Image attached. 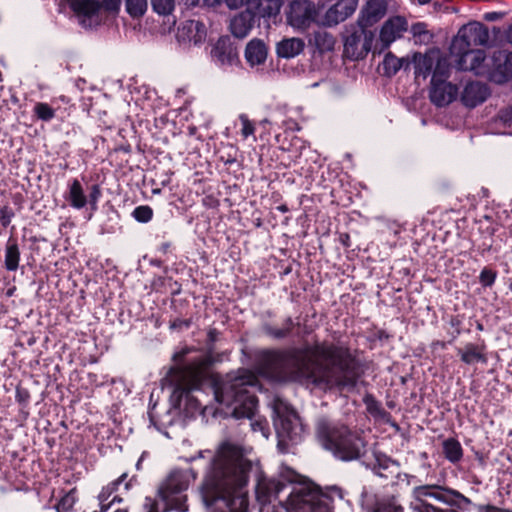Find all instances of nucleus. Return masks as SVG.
Returning <instances> with one entry per match:
<instances>
[{
    "label": "nucleus",
    "instance_id": "nucleus-1",
    "mask_svg": "<svg viewBox=\"0 0 512 512\" xmlns=\"http://www.w3.org/2000/svg\"><path fill=\"white\" fill-rule=\"evenodd\" d=\"M258 367L265 377L283 382L305 375L317 385L352 390L361 376V365L349 346L328 341L291 349L264 350Z\"/></svg>",
    "mask_w": 512,
    "mask_h": 512
},
{
    "label": "nucleus",
    "instance_id": "nucleus-2",
    "mask_svg": "<svg viewBox=\"0 0 512 512\" xmlns=\"http://www.w3.org/2000/svg\"><path fill=\"white\" fill-rule=\"evenodd\" d=\"M251 462L239 448L229 442L221 444L212 458L201 486V497L207 509L223 503L228 512H248L249 501L243 488L247 485Z\"/></svg>",
    "mask_w": 512,
    "mask_h": 512
},
{
    "label": "nucleus",
    "instance_id": "nucleus-3",
    "mask_svg": "<svg viewBox=\"0 0 512 512\" xmlns=\"http://www.w3.org/2000/svg\"><path fill=\"white\" fill-rule=\"evenodd\" d=\"M256 499L262 505L278 500L286 512H333L351 510L348 493L337 486L321 489L312 482L288 484L256 471Z\"/></svg>",
    "mask_w": 512,
    "mask_h": 512
},
{
    "label": "nucleus",
    "instance_id": "nucleus-4",
    "mask_svg": "<svg viewBox=\"0 0 512 512\" xmlns=\"http://www.w3.org/2000/svg\"><path fill=\"white\" fill-rule=\"evenodd\" d=\"M188 350L175 353L173 359L177 362L170 369V379L174 385L171 394L173 406L182 409L187 416L194 417L203 412L200 400L193 395L200 390L205 382H210L211 360L206 356H197L184 360Z\"/></svg>",
    "mask_w": 512,
    "mask_h": 512
},
{
    "label": "nucleus",
    "instance_id": "nucleus-5",
    "mask_svg": "<svg viewBox=\"0 0 512 512\" xmlns=\"http://www.w3.org/2000/svg\"><path fill=\"white\" fill-rule=\"evenodd\" d=\"M215 399L227 407L234 406L233 416L237 419L254 416L258 399L254 394L259 381L257 376L247 369L227 373L221 379H211Z\"/></svg>",
    "mask_w": 512,
    "mask_h": 512
},
{
    "label": "nucleus",
    "instance_id": "nucleus-6",
    "mask_svg": "<svg viewBox=\"0 0 512 512\" xmlns=\"http://www.w3.org/2000/svg\"><path fill=\"white\" fill-rule=\"evenodd\" d=\"M315 437L324 450L340 461L358 460L366 453L367 443L360 431L325 416L315 422Z\"/></svg>",
    "mask_w": 512,
    "mask_h": 512
},
{
    "label": "nucleus",
    "instance_id": "nucleus-7",
    "mask_svg": "<svg viewBox=\"0 0 512 512\" xmlns=\"http://www.w3.org/2000/svg\"><path fill=\"white\" fill-rule=\"evenodd\" d=\"M273 422L278 439L277 448L285 454L300 444L305 435V427L298 413L282 400H276L273 408Z\"/></svg>",
    "mask_w": 512,
    "mask_h": 512
},
{
    "label": "nucleus",
    "instance_id": "nucleus-8",
    "mask_svg": "<svg viewBox=\"0 0 512 512\" xmlns=\"http://www.w3.org/2000/svg\"><path fill=\"white\" fill-rule=\"evenodd\" d=\"M197 478L193 469L173 470L158 489V496L163 503L162 512H187V495L184 492L189 484Z\"/></svg>",
    "mask_w": 512,
    "mask_h": 512
},
{
    "label": "nucleus",
    "instance_id": "nucleus-9",
    "mask_svg": "<svg viewBox=\"0 0 512 512\" xmlns=\"http://www.w3.org/2000/svg\"><path fill=\"white\" fill-rule=\"evenodd\" d=\"M374 32L357 23L344 32V54L351 60L363 59L372 50Z\"/></svg>",
    "mask_w": 512,
    "mask_h": 512
},
{
    "label": "nucleus",
    "instance_id": "nucleus-10",
    "mask_svg": "<svg viewBox=\"0 0 512 512\" xmlns=\"http://www.w3.org/2000/svg\"><path fill=\"white\" fill-rule=\"evenodd\" d=\"M489 41L487 27L480 22L469 23L463 26L457 36L452 40L453 49H468L476 46H485Z\"/></svg>",
    "mask_w": 512,
    "mask_h": 512
},
{
    "label": "nucleus",
    "instance_id": "nucleus-11",
    "mask_svg": "<svg viewBox=\"0 0 512 512\" xmlns=\"http://www.w3.org/2000/svg\"><path fill=\"white\" fill-rule=\"evenodd\" d=\"M414 495L417 499L421 500L424 497L430 496L435 499L449 504L451 506H455L459 509L466 510L471 505V501L460 494L457 491L451 489H442L438 486L433 485H424L418 486L414 489Z\"/></svg>",
    "mask_w": 512,
    "mask_h": 512
},
{
    "label": "nucleus",
    "instance_id": "nucleus-12",
    "mask_svg": "<svg viewBox=\"0 0 512 512\" xmlns=\"http://www.w3.org/2000/svg\"><path fill=\"white\" fill-rule=\"evenodd\" d=\"M318 10L310 0H293L287 13V22L295 28L305 29L316 21Z\"/></svg>",
    "mask_w": 512,
    "mask_h": 512
},
{
    "label": "nucleus",
    "instance_id": "nucleus-13",
    "mask_svg": "<svg viewBox=\"0 0 512 512\" xmlns=\"http://www.w3.org/2000/svg\"><path fill=\"white\" fill-rule=\"evenodd\" d=\"M127 478V474L123 473L116 480L110 482L107 486L103 487L98 495L100 512H106L112 509V512H128L129 507L123 505L124 499L116 493L118 486L122 484Z\"/></svg>",
    "mask_w": 512,
    "mask_h": 512
},
{
    "label": "nucleus",
    "instance_id": "nucleus-14",
    "mask_svg": "<svg viewBox=\"0 0 512 512\" xmlns=\"http://www.w3.org/2000/svg\"><path fill=\"white\" fill-rule=\"evenodd\" d=\"M491 77L497 83H504L512 79V52L497 50L491 58Z\"/></svg>",
    "mask_w": 512,
    "mask_h": 512
},
{
    "label": "nucleus",
    "instance_id": "nucleus-15",
    "mask_svg": "<svg viewBox=\"0 0 512 512\" xmlns=\"http://www.w3.org/2000/svg\"><path fill=\"white\" fill-rule=\"evenodd\" d=\"M458 95V87L447 81L431 82L429 99L437 107H445L452 103Z\"/></svg>",
    "mask_w": 512,
    "mask_h": 512
},
{
    "label": "nucleus",
    "instance_id": "nucleus-16",
    "mask_svg": "<svg viewBox=\"0 0 512 512\" xmlns=\"http://www.w3.org/2000/svg\"><path fill=\"white\" fill-rule=\"evenodd\" d=\"M206 35V27L202 22L186 20L178 27L176 37L179 42L199 45L204 42Z\"/></svg>",
    "mask_w": 512,
    "mask_h": 512
},
{
    "label": "nucleus",
    "instance_id": "nucleus-17",
    "mask_svg": "<svg viewBox=\"0 0 512 512\" xmlns=\"http://www.w3.org/2000/svg\"><path fill=\"white\" fill-rule=\"evenodd\" d=\"M406 30L407 22L403 17L397 16L387 20L380 30L379 41L381 43V47L379 48L378 53L387 49L390 44L397 38L401 37L402 33Z\"/></svg>",
    "mask_w": 512,
    "mask_h": 512
},
{
    "label": "nucleus",
    "instance_id": "nucleus-18",
    "mask_svg": "<svg viewBox=\"0 0 512 512\" xmlns=\"http://www.w3.org/2000/svg\"><path fill=\"white\" fill-rule=\"evenodd\" d=\"M211 55L221 66H232L239 62L237 48L227 36L218 39L211 51Z\"/></svg>",
    "mask_w": 512,
    "mask_h": 512
},
{
    "label": "nucleus",
    "instance_id": "nucleus-19",
    "mask_svg": "<svg viewBox=\"0 0 512 512\" xmlns=\"http://www.w3.org/2000/svg\"><path fill=\"white\" fill-rule=\"evenodd\" d=\"M451 54L458 57L457 65L461 70H478L483 62L486 59V55L484 50L482 49H473V47L468 49L458 50L450 47Z\"/></svg>",
    "mask_w": 512,
    "mask_h": 512
},
{
    "label": "nucleus",
    "instance_id": "nucleus-20",
    "mask_svg": "<svg viewBox=\"0 0 512 512\" xmlns=\"http://www.w3.org/2000/svg\"><path fill=\"white\" fill-rule=\"evenodd\" d=\"M490 95L489 87L478 81L465 85L461 94L462 103L469 108H474L483 103Z\"/></svg>",
    "mask_w": 512,
    "mask_h": 512
},
{
    "label": "nucleus",
    "instance_id": "nucleus-21",
    "mask_svg": "<svg viewBox=\"0 0 512 512\" xmlns=\"http://www.w3.org/2000/svg\"><path fill=\"white\" fill-rule=\"evenodd\" d=\"M386 11L387 3L385 0H367L357 23L369 28L380 21L385 16Z\"/></svg>",
    "mask_w": 512,
    "mask_h": 512
},
{
    "label": "nucleus",
    "instance_id": "nucleus-22",
    "mask_svg": "<svg viewBox=\"0 0 512 512\" xmlns=\"http://www.w3.org/2000/svg\"><path fill=\"white\" fill-rule=\"evenodd\" d=\"M358 5V0H339L326 13L329 24H338L351 16Z\"/></svg>",
    "mask_w": 512,
    "mask_h": 512
},
{
    "label": "nucleus",
    "instance_id": "nucleus-23",
    "mask_svg": "<svg viewBox=\"0 0 512 512\" xmlns=\"http://www.w3.org/2000/svg\"><path fill=\"white\" fill-rule=\"evenodd\" d=\"M457 355L460 357V360L467 365L487 363L486 345L484 342L480 344L466 343L463 348L457 349Z\"/></svg>",
    "mask_w": 512,
    "mask_h": 512
},
{
    "label": "nucleus",
    "instance_id": "nucleus-24",
    "mask_svg": "<svg viewBox=\"0 0 512 512\" xmlns=\"http://www.w3.org/2000/svg\"><path fill=\"white\" fill-rule=\"evenodd\" d=\"M253 24L254 14L247 9L231 19L230 31L235 37L243 39L249 34Z\"/></svg>",
    "mask_w": 512,
    "mask_h": 512
},
{
    "label": "nucleus",
    "instance_id": "nucleus-25",
    "mask_svg": "<svg viewBox=\"0 0 512 512\" xmlns=\"http://www.w3.org/2000/svg\"><path fill=\"white\" fill-rule=\"evenodd\" d=\"M304 48L305 43L301 38H285L277 43L276 53L280 58L290 59L302 53Z\"/></svg>",
    "mask_w": 512,
    "mask_h": 512
},
{
    "label": "nucleus",
    "instance_id": "nucleus-26",
    "mask_svg": "<svg viewBox=\"0 0 512 512\" xmlns=\"http://www.w3.org/2000/svg\"><path fill=\"white\" fill-rule=\"evenodd\" d=\"M245 58L251 66L263 64L267 58L265 43L259 39H252L246 46Z\"/></svg>",
    "mask_w": 512,
    "mask_h": 512
},
{
    "label": "nucleus",
    "instance_id": "nucleus-27",
    "mask_svg": "<svg viewBox=\"0 0 512 512\" xmlns=\"http://www.w3.org/2000/svg\"><path fill=\"white\" fill-rule=\"evenodd\" d=\"M296 323L292 317H287L283 320L281 327H276L271 324H264L262 330L265 335L271 337L274 340H283L290 337L293 334Z\"/></svg>",
    "mask_w": 512,
    "mask_h": 512
},
{
    "label": "nucleus",
    "instance_id": "nucleus-28",
    "mask_svg": "<svg viewBox=\"0 0 512 512\" xmlns=\"http://www.w3.org/2000/svg\"><path fill=\"white\" fill-rule=\"evenodd\" d=\"M20 249L17 239L10 237L5 244L4 267L9 272H15L19 268Z\"/></svg>",
    "mask_w": 512,
    "mask_h": 512
},
{
    "label": "nucleus",
    "instance_id": "nucleus-29",
    "mask_svg": "<svg viewBox=\"0 0 512 512\" xmlns=\"http://www.w3.org/2000/svg\"><path fill=\"white\" fill-rule=\"evenodd\" d=\"M435 53L421 54L415 53L413 56L414 73L416 77L422 76L424 79L431 73L435 63Z\"/></svg>",
    "mask_w": 512,
    "mask_h": 512
},
{
    "label": "nucleus",
    "instance_id": "nucleus-30",
    "mask_svg": "<svg viewBox=\"0 0 512 512\" xmlns=\"http://www.w3.org/2000/svg\"><path fill=\"white\" fill-rule=\"evenodd\" d=\"M71 9L88 18L99 17L98 0H68Z\"/></svg>",
    "mask_w": 512,
    "mask_h": 512
},
{
    "label": "nucleus",
    "instance_id": "nucleus-31",
    "mask_svg": "<svg viewBox=\"0 0 512 512\" xmlns=\"http://www.w3.org/2000/svg\"><path fill=\"white\" fill-rule=\"evenodd\" d=\"M66 200L75 209H82L86 206L87 197L78 179L75 178L70 182Z\"/></svg>",
    "mask_w": 512,
    "mask_h": 512
},
{
    "label": "nucleus",
    "instance_id": "nucleus-32",
    "mask_svg": "<svg viewBox=\"0 0 512 512\" xmlns=\"http://www.w3.org/2000/svg\"><path fill=\"white\" fill-rule=\"evenodd\" d=\"M410 62L405 58H398L391 52H388L383 60L384 75L391 77L394 76L401 68L409 69Z\"/></svg>",
    "mask_w": 512,
    "mask_h": 512
},
{
    "label": "nucleus",
    "instance_id": "nucleus-33",
    "mask_svg": "<svg viewBox=\"0 0 512 512\" xmlns=\"http://www.w3.org/2000/svg\"><path fill=\"white\" fill-rule=\"evenodd\" d=\"M443 454L451 463L459 462L463 457V449L460 442L455 438H448L442 443Z\"/></svg>",
    "mask_w": 512,
    "mask_h": 512
},
{
    "label": "nucleus",
    "instance_id": "nucleus-34",
    "mask_svg": "<svg viewBox=\"0 0 512 512\" xmlns=\"http://www.w3.org/2000/svg\"><path fill=\"white\" fill-rule=\"evenodd\" d=\"M78 490L76 487L71 488L68 491H61V496L55 505L57 512H68L74 509L75 504L78 502Z\"/></svg>",
    "mask_w": 512,
    "mask_h": 512
},
{
    "label": "nucleus",
    "instance_id": "nucleus-35",
    "mask_svg": "<svg viewBox=\"0 0 512 512\" xmlns=\"http://www.w3.org/2000/svg\"><path fill=\"white\" fill-rule=\"evenodd\" d=\"M311 41H313L320 53L329 52L334 49L335 39L332 34L325 30L314 32Z\"/></svg>",
    "mask_w": 512,
    "mask_h": 512
},
{
    "label": "nucleus",
    "instance_id": "nucleus-36",
    "mask_svg": "<svg viewBox=\"0 0 512 512\" xmlns=\"http://www.w3.org/2000/svg\"><path fill=\"white\" fill-rule=\"evenodd\" d=\"M450 76V63L445 57L436 54L431 82L447 81Z\"/></svg>",
    "mask_w": 512,
    "mask_h": 512
},
{
    "label": "nucleus",
    "instance_id": "nucleus-37",
    "mask_svg": "<svg viewBox=\"0 0 512 512\" xmlns=\"http://www.w3.org/2000/svg\"><path fill=\"white\" fill-rule=\"evenodd\" d=\"M126 12L132 18L142 17L148 8V0H124Z\"/></svg>",
    "mask_w": 512,
    "mask_h": 512
},
{
    "label": "nucleus",
    "instance_id": "nucleus-38",
    "mask_svg": "<svg viewBox=\"0 0 512 512\" xmlns=\"http://www.w3.org/2000/svg\"><path fill=\"white\" fill-rule=\"evenodd\" d=\"M34 113L38 119L48 122L55 117V110L47 103L39 102L34 106Z\"/></svg>",
    "mask_w": 512,
    "mask_h": 512
},
{
    "label": "nucleus",
    "instance_id": "nucleus-39",
    "mask_svg": "<svg viewBox=\"0 0 512 512\" xmlns=\"http://www.w3.org/2000/svg\"><path fill=\"white\" fill-rule=\"evenodd\" d=\"M132 217L139 223H148L153 217V209L148 205L137 206L132 212Z\"/></svg>",
    "mask_w": 512,
    "mask_h": 512
},
{
    "label": "nucleus",
    "instance_id": "nucleus-40",
    "mask_svg": "<svg viewBox=\"0 0 512 512\" xmlns=\"http://www.w3.org/2000/svg\"><path fill=\"white\" fill-rule=\"evenodd\" d=\"M152 9L159 15H169L175 6L174 0H151Z\"/></svg>",
    "mask_w": 512,
    "mask_h": 512
},
{
    "label": "nucleus",
    "instance_id": "nucleus-41",
    "mask_svg": "<svg viewBox=\"0 0 512 512\" xmlns=\"http://www.w3.org/2000/svg\"><path fill=\"white\" fill-rule=\"evenodd\" d=\"M367 411L373 415L378 416L384 413V410L379 401L372 394H366L363 398Z\"/></svg>",
    "mask_w": 512,
    "mask_h": 512
},
{
    "label": "nucleus",
    "instance_id": "nucleus-42",
    "mask_svg": "<svg viewBox=\"0 0 512 512\" xmlns=\"http://www.w3.org/2000/svg\"><path fill=\"white\" fill-rule=\"evenodd\" d=\"M122 0L99 1V16L102 14H116L120 9Z\"/></svg>",
    "mask_w": 512,
    "mask_h": 512
},
{
    "label": "nucleus",
    "instance_id": "nucleus-43",
    "mask_svg": "<svg viewBox=\"0 0 512 512\" xmlns=\"http://www.w3.org/2000/svg\"><path fill=\"white\" fill-rule=\"evenodd\" d=\"M392 465H398V463L385 456V455H382V456H377L376 457V464L374 466V471L377 475L379 476H385L383 473H382V470H387L389 469Z\"/></svg>",
    "mask_w": 512,
    "mask_h": 512
},
{
    "label": "nucleus",
    "instance_id": "nucleus-44",
    "mask_svg": "<svg viewBox=\"0 0 512 512\" xmlns=\"http://www.w3.org/2000/svg\"><path fill=\"white\" fill-rule=\"evenodd\" d=\"M208 6H218L225 4L229 9H238L245 4L249 3L250 0H204Z\"/></svg>",
    "mask_w": 512,
    "mask_h": 512
},
{
    "label": "nucleus",
    "instance_id": "nucleus-45",
    "mask_svg": "<svg viewBox=\"0 0 512 512\" xmlns=\"http://www.w3.org/2000/svg\"><path fill=\"white\" fill-rule=\"evenodd\" d=\"M14 216L15 212L13 208L10 207L9 205H4L0 207V224L2 227H8Z\"/></svg>",
    "mask_w": 512,
    "mask_h": 512
},
{
    "label": "nucleus",
    "instance_id": "nucleus-46",
    "mask_svg": "<svg viewBox=\"0 0 512 512\" xmlns=\"http://www.w3.org/2000/svg\"><path fill=\"white\" fill-rule=\"evenodd\" d=\"M239 120L242 124L241 134L243 138H248L249 136L253 135L255 132V126L253 122H251L247 115L241 114L239 116Z\"/></svg>",
    "mask_w": 512,
    "mask_h": 512
},
{
    "label": "nucleus",
    "instance_id": "nucleus-47",
    "mask_svg": "<svg viewBox=\"0 0 512 512\" xmlns=\"http://www.w3.org/2000/svg\"><path fill=\"white\" fill-rule=\"evenodd\" d=\"M497 273L491 269L484 268L479 276L480 283L484 287H490L496 280Z\"/></svg>",
    "mask_w": 512,
    "mask_h": 512
},
{
    "label": "nucleus",
    "instance_id": "nucleus-48",
    "mask_svg": "<svg viewBox=\"0 0 512 512\" xmlns=\"http://www.w3.org/2000/svg\"><path fill=\"white\" fill-rule=\"evenodd\" d=\"M101 197V188L98 184H93L90 187L89 196L87 202L90 203L93 210L97 209V202Z\"/></svg>",
    "mask_w": 512,
    "mask_h": 512
},
{
    "label": "nucleus",
    "instance_id": "nucleus-49",
    "mask_svg": "<svg viewBox=\"0 0 512 512\" xmlns=\"http://www.w3.org/2000/svg\"><path fill=\"white\" fill-rule=\"evenodd\" d=\"M15 398L18 403L26 405L30 399V393L26 388L17 386Z\"/></svg>",
    "mask_w": 512,
    "mask_h": 512
},
{
    "label": "nucleus",
    "instance_id": "nucleus-50",
    "mask_svg": "<svg viewBox=\"0 0 512 512\" xmlns=\"http://www.w3.org/2000/svg\"><path fill=\"white\" fill-rule=\"evenodd\" d=\"M449 324L451 327L454 328V333H453V340L456 339L460 334H461V326H462V320L460 318V316H451L450 320H449Z\"/></svg>",
    "mask_w": 512,
    "mask_h": 512
},
{
    "label": "nucleus",
    "instance_id": "nucleus-51",
    "mask_svg": "<svg viewBox=\"0 0 512 512\" xmlns=\"http://www.w3.org/2000/svg\"><path fill=\"white\" fill-rule=\"evenodd\" d=\"M499 119L505 125L512 126V106L500 110Z\"/></svg>",
    "mask_w": 512,
    "mask_h": 512
},
{
    "label": "nucleus",
    "instance_id": "nucleus-52",
    "mask_svg": "<svg viewBox=\"0 0 512 512\" xmlns=\"http://www.w3.org/2000/svg\"><path fill=\"white\" fill-rule=\"evenodd\" d=\"M220 335V332L215 329L211 328L207 332V347L209 350H213L215 342L218 340V337Z\"/></svg>",
    "mask_w": 512,
    "mask_h": 512
},
{
    "label": "nucleus",
    "instance_id": "nucleus-53",
    "mask_svg": "<svg viewBox=\"0 0 512 512\" xmlns=\"http://www.w3.org/2000/svg\"><path fill=\"white\" fill-rule=\"evenodd\" d=\"M158 505L159 502L155 498L147 496L145 498L143 507L146 510V512H159Z\"/></svg>",
    "mask_w": 512,
    "mask_h": 512
},
{
    "label": "nucleus",
    "instance_id": "nucleus-54",
    "mask_svg": "<svg viewBox=\"0 0 512 512\" xmlns=\"http://www.w3.org/2000/svg\"><path fill=\"white\" fill-rule=\"evenodd\" d=\"M190 325H191V320L190 319L176 318L173 321H171L170 328L171 329L189 328Z\"/></svg>",
    "mask_w": 512,
    "mask_h": 512
},
{
    "label": "nucleus",
    "instance_id": "nucleus-55",
    "mask_svg": "<svg viewBox=\"0 0 512 512\" xmlns=\"http://www.w3.org/2000/svg\"><path fill=\"white\" fill-rule=\"evenodd\" d=\"M412 32L414 36L421 37L422 35H428V31L426 30V25L424 23H416L412 26Z\"/></svg>",
    "mask_w": 512,
    "mask_h": 512
},
{
    "label": "nucleus",
    "instance_id": "nucleus-56",
    "mask_svg": "<svg viewBox=\"0 0 512 512\" xmlns=\"http://www.w3.org/2000/svg\"><path fill=\"white\" fill-rule=\"evenodd\" d=\"M501 17H502V13H500V12H488V13H485V15H484V19L486 21H490V22L497 21Z\"/></svg>",
    "mask_w": 512,
    "mask_h": 512
},
{
    "label": "nucleus",
    "instance_id": "nucleus-57",
    "mask_svg": "<svg viewBox=\"0 0 512 512\" xmlns=\"http://www.w3.org/2000/svg\"><path fill=\"white\" fill-rule=\"evenodd\" d=\"M339 241L345 248L351 246L350 235L348 233H341L339 235Z\"/></svg>",
    "mask_w": 512,
    "mask_h": 512
},
{
    "label": "nucleus",
    "instance_id": "nucleus-58",
    "mask_svg": "<svg viewBox=\"0 0 512 512\" xmlns=\"http://www.w3.org/2000/svg\"><path fill=\"white\" fill-rule=\"evenodd\" d=\"M251 426H252V429H253L254 431H256V430H258V429H259V430H260V431H262V433L264 434V430H265V428H266V425H265V423H263L262 421H255V422H252V423H251Z\"/></svg>",
    "mask_w": 512,
    "mask_h": 512
},
{
    "label": "nucleus",
    "instance_id": "nucleus-59",
    "mask_svg": "<svg viewBox=\"0 0 512 512\" xmlns=\"http://www.w3.org/2000/svg\"><path fill=\"white\" fill-rule=\"evenodd\" d=\"M171 248V243L170 242H163L160 244L158 250L162 253V254H166L169 249Z\"/></svg>",
    "mask_w": 512,
    "mask_h": 512
},
{
    "label": "nucleus",
    "instance_id": "nucleus-60",
    "mask_svg": "<svg viewBox=\"0 0 512 512\" xmlns=\"http://www.w3.org/2000/svg\"><path fill=\"white\" fill-rule=\"evenodd\" d=\"M186 6L195 7L199 4V0H181Z\"/></svg>",
    "mask_w": 512,
    "mask_h": 512
},
{
    "label": "nucleus",
    "instance_id": "nucleus-61",
    "mask_svg": "<svg viewBox=\"0 0 512 512\" xmlns=\"http://www.w3.org/2000/svg\"><path fill=\"white\" fill-rule=\"evenodd\" d=\"M506 37L508 42L512 44V24L509 26L507 30Z\"/></svg>",
    "mask_w": 512,
    "mask_h": 512
},
{
    "label": "nucleus",
    "instance_id": "nucleus-62",
    "mask_svg": "<svg viewBox=\"0 0 512 512\" xmlns=\"http://www.w3.org/2000/svg\"><path fill=\"white\" fill-rule=\"evenodd\" d=\"M277 209L283 213L288 211V207L285 204L278 206Z\"/></svg>",
    "mask_w": 512,
    "mask_h": 512
},
{
    "label": "nucleus",
    "instance_id": "nucleus-63",
    "mask_svg": "<svg viewBox=\"0 0 512 512\" xmlns=\"http://www.w3.org/2000/svg\"><path fill=\"white\" fill-rule=\"evenodd\" d=\"M434 345L440 346L441 348H445L446 343L443 341H436Z\"/></svg>",
    "mask_w": 512,
    "mask_h": 512
},
{
    "label": "nucleus",
    "instance_id": "nucleus-64",
    "mask_svg": "<svg viewBox=\"0 0 512 512\" xmlns=\"http://www.w3.org/2000/svg\"><path fill=\"white\" fill-rule=\"evenodd\" d=\"M432 512H445L444 510H441V509H437V508H434L432 507ZM449 512H455V510H450Z\"/></svg>",
    "mask_w": 512,
    "mask_h": 512
}]
</instances>
